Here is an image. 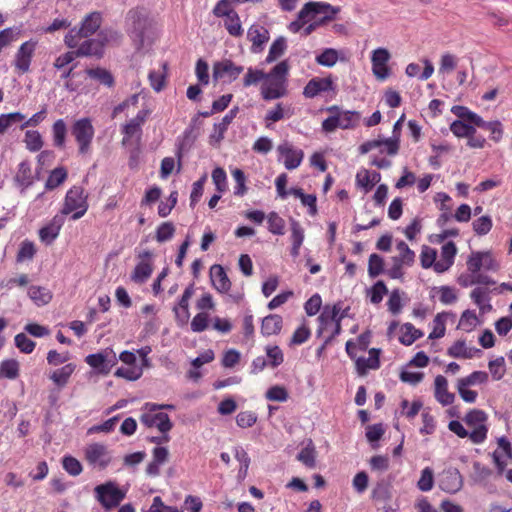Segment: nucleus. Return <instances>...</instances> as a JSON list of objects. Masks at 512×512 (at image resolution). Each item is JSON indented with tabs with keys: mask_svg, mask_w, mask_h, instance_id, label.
Here are the masks:
<instances>
[{
	"mask_svg": "<svg viewBox=\"0 0 512 512\" xmlns=\"http://www.w3.org/2000/svg\"><path fill=\"white\" fill-rule=\"evenodd\" d=\"M289 63L283 60L267 73L261 84L260 94L265 101L283 98L288 94Z\"/></svg>",
	"mask_w": 512,
	"mask_h": 512,
	"instance_id": "nucleus-1",
	"label": "nucleus"
},
{
	"mask_svg": "<svg viewBox=\"0 0 512 512\" xmlns=\"http://www.w3.org/2000/svg\"><path fill=\"white\" fill-rule=\"evenodd\" d=\"M327 112L330 113V115L322 122V130L326 133L334 132L338 128L343 130L354 129L361 119L359 112L350 110L344 111L337 105L328 107Z\"/></svg>",
	"mask_w": 512,
	"mask_h": 512,
	"instance_id": "nucleus-2",
	"label": "nucleus"
},
{
	"mask_svg": "<svg viewBox=\"0 0 512 512\" xmlns=\"http://www.w3.org/2000/svg\"><path fill=\"white\" fill-rule=\"evenodd\" d=\"M89 208L88 195L82 186L74 185L66 193L60 213L71 214L72 220H78L85 215Z\"/></svg>",
	"mask_w": 512,
	"mask_h": 512,
	"instance_id": "nucleus-3",
	"label": "nucleus"
},
{
	"mask_svg": "<svg viewBox=\"0 0 512 512\" xmlns=\"http://www.w3.org/2000/svg\"><path fill=\"white\" fill-rule=\"evenodd\" d=\"M149 26L148 12L144 7L130 9L125 17V29L130 38L141 47Z\"/></svg>",
	"mask_w": 512,
	"mask_h": 512,
	"instance_id": "nucleus-4",
	"label": "nucleus"
},
{
	"mask_svg": "<svg viewBox=\"0 0 512 512\" xmlns=\"http://www.w3.org/2000/svg\"><path fill=\"white\" fill-rule=\"evenodd\" d=\"M102 15L100 12H91L81 22L79 29H71L65 36L64 42L67 47L75 48L81 38L93 35L101 26Z\"/></svg>",
	"mask_w": 512,
	"mask_h": 512,
	"instance_id": "nucleus-5",
	"label": "nucleus"
},
{
	"mask_svg": "<svg viewBox=\"0 0 512 512\" xmlns=\"http://www.w3.org/2000/svg\"><path fill=\"white\" fill-rule=\"evenodd\" d=\"M464 422L470 428V441L482 444L488 435V415L481 409H471L464 417Z\"/></svg>",
	"mask_w": 512,
	"mask_h": 512,
	"instance_id": "nucleus-6",
	"label": "nucleus"
},
{
	"mask_svg": "<svg viewBox=\"0 0 512 512\" xmlns=\"http://www.w3.org/2000/svg\"><path fill=\"white\" fill-rule=\"evenodd\" d=\"M71 134L78 145V153L87 155L91 152L95 129L90 118L76 120L71 127Z\"/></svg>",
	"mask_w": 512,
	"mask_h": 512,
	"instance_id": "nucleus-7",
	"label": "nucleus"
},
{
	"mask_svg": "<svg viewBox=\"0 0 512 512\" xmlns=\"http://www.w3.org/2000/svg\"><path fill=\"white\" fill-rule=\"evenodd\" d=\"M84 459L92 468L105 470L112 462V455L107 445L96 442L84 448Z\"/></svg>",
	"mask_w": 512,
	"mask_h": 512,
	"instance_id": "nucleus-8",
	"label": "nucleus"
},
{
	"mask_svg": "<svg viewBox=\"0 0 512 512\" xmlns=\"http://www.w3.org/2000/svg\"><path fill=\"white\" fill-rule=\"evenodd\" d=\"M96 499L107 510L117 507L125 498V493L122 492L112 482H107L95 487Z\"/></svg>",
	"mask_w": 512,
	"mask_h": 512,
	"instance_id": "nucleus-9",
	"label": "nucleus"
},
{
	"mask_svg": "<svg viewBox=\"0 0 512 512\" xmlns=\"http://www.w3.org/2000/svg\"><path fill=\"white\" fill-rule=\"evenodd\" d=\"M244 71V67L235 64L230 59H222L213 64V79L214 81L221 80L224 83H232Z\"/></svg>",
	"mask_w": 512,
	"mask_h": 512,
	"instance_id": "nucleus-10",
	"label": "nucleus"
},
{
	"mask_svg": "<svg viewBox=\"0 0 512 512\" xmlns=\"http://www.w3.org/2000/svg\"><path fill=\"white\" fill-rule=\"evenodd\" d=\"M38 42L30 39L20 45L15 53L13 65L20 74H25L30 70L32 58L35 54Z\"/></svg>",
	"mask_w": 512,
	"mask_h": 512,
	"instance_id": "nucleus-11",
	"label": "nucleus"
},
{
	"mask_svg": "<svg viewBox=\"0 0 512 512\" xmlns=\"http://www.w3.org/2000/svg\"><path fill=\"white\" fill-rule=\"evenodd\" d=\"M108 42L106 33L100 32L97 38L87 39L82 43H78L75 50L78 57H96L102 58L104 55V47Z\"/></svg>",
	"mask_w": 512,
	"mask_h": 512,
	"instance_id": "nucleus-12",
	"label": "nucleus"
},
{
	"mask_svg": "<svg viewBox=\"0 0 512 512\" xmlns=\"http://www.w3.org/2000/svg\"><path fill=\"white\" fill-rule=\"evenodd\" d=\"M390 58L391 55L386 48H377L372 51V72L377 80L384 81L390 76L391 71L388 66Z\"/></svg>",
	"mask_w": 512,
	"mask_h": 512,
	"instance_id": "nucleus-13",
	"label": "nucleus"
},
{
	"mask_svg": "<svg viewBox=\"0 0 512 512\" xmlns=\"http://www.w3.org/2000/svg\"><path fill=\"white\" fill-rule=\"evenodd\" d=\"M153 254L149 250L139 252V262L131 273V280L137 284L145 283L153 273Z\"/></svg>",
	"mask_w": 512,
	"mask_h": 512,
	"instance_id": "nucleus-14",
	"label": "nucleus"
},
{
	"mask_svg": "<svg viewBox=\"0 0 512 512\" xmlns=\"http://www.w3.org/2000/svg\"><path fill=\"white\" fill-rule=\"evenodd\" d=\"M277 152L279 160L283 159V164L287 170L298 168L304 158V152L287 141L278 145Z\"/></svg>",
	"mask_w": 512,
	"mask_h": 512,
	"instance_id": "nucleus-15",
	"label": "nucleus"
},
{
	"mask_svg": "<svg viewBox=\"0 0 512 512\" xmlns=\"http://www.w3.org/2000/svg\"><path fill=\"white\" fill-rule=\"evenodd\" d=\"M438 486L447 493L458 492L463 486L461 473L454 467L443 470L438 476Z\"/></svg>",
	"mask_w": 512,
	"mask_h": 512,
	"instance_id": "nucleus-16",
	"label": "nucleus"
},
{
	"mask_svg": "<svg viewBox=\"0 0 512 512\" xmlns=\"http://www.w3.org/2000/svg\"><path fill=\"white\" fill-rule=\"evenodd\" d=\"M141 423L148 427H156L162 434L169 433L173 428V423L167 413L164 412H149L143 413L140 417Z\"/></svg>",
	"mask_w": 512,
	"mask_h": 512,
	"instance_id": "nucleus-17",
	"label": "nucleus"
},
{
	"mask_svg": "<svg viewBox=\"0 0 512 512\" xmlns=\"http://www.w3.org/2000/svg\"><path fill=\"white\" fill-rule=\"evenodd\" d=\"M150 111L147 109L140 110L137 115L129 120L122 128L123 144L128 142L135 136H140L142 133V125L146 122Z\"/></svg>",
	"mask_w": 512,
	"mask_h": 512,
	"instance_id": "nucleus-18",
	"label": "nucleus"
},
{
	"mask_svg": "<svg viewBox=\"0 0 512 512\" xmlns=\"http://www.w3.org/2000/svg\"><path fill=\"white\" fill-rule=\"evenodd\" d=\"M193 294H194V287H193V284H191L185 288L177 305H175L173 308V312L175 314V319L179 326H184L188 323V320L190 318L189 300L191 299Z\"/></svg>",
	"mask_w": 512,
	"mask_h": 512,
	"instance_id": "nucleus-19",
	"label": "nucleus"
},
{
	"mask_svg": "<svg viewBox=\"0 0 512 512\" xmlns=\"http://www.w3.org/2000/svg\"><path fill=\"white\" fill-rule=\"evenodd\" d=\"M65 218L59 213L56 214L45 226L39 230V238L46 245H50L59 236L60 230L64 225Z\"/></svg>",
	"mask_w": 512,
	"mask_h": 512,
	"instance_id": "nucleus-20",
	"label": "nucleus"
},
{
	"mask_svg": "<svg viewBox=\"0 0 512 512\" xmlns=\"http://www.w3.org/2000/svg\"><path fill=\"white\" fill-rule=\"evenodd\" d=\"M319 2H308L306 3L297 14V19L291 22L288 29L292 33H298L305 26L307 22L312 20L315 15V9L321 8Z\"/></svg>",
	"mask_w": 512,
	"mask_h": 512,
	"instance_id": "nucleus-21",
	"label": "nucleus"
},
{
	"mask_svg": "<svg viewBox=\"0 0 512 512\" xmlns=\"http://www.w3.org/2000/svg\"><path fill=\"white\" fill-rule=\"evenodd\" d=\"M457 247L454 242L449 241L441 247L440 259L435 264L436 273H444L448 271L454 264Z\"/></svg>",
	"mask_w": 512,
	"mask_h": 512,
	"instance_id": "nucleus-22",
	"label": "nucleus"
},
{
	"mask_svg": "<svg viewBox=\"0 0 512 512\" xmlns=\"http://www.w3.org/2000/svg\"><path fill=\"white\" fill-rule=\"evenodd\" d=\"M269 37V32L266 28L261 25H252L247 32V38L252 43L251 51L253 53L261 52Z\"/></svg>",
	"mask_w": 512,
	"mask_h": 512,
	"instance_id": "nucleus-23",
	"label": "nucleus"
},
{
	"mask_svg": "<svg viewBox=\"0 0 512 512\" xmlns=\"http://www.w3.org/2000/svg\"><path fill=\"white\" fill-rule=\"evenodd\" d=\"M333 90V80L330 77L313 78L303 89V95L306 98H314L322 92Z\"/></svg>",
	"mask_w": 512,
	"mask_h": 512,
	"instance_id": "nucleus-24",
	"label": "nucleus"
},
{
	"mask_svg": "<svg viewBox=\"0 0 512 512\" xmlns=\"http://www.w3.org/2000/svg\"><path fill=\"white\" fill-rule=\"evenodd\" d=\"M493 269V259L489 252H473L467 260V269L472 275L478 273L482 267Z\"/></svg>",
	"mask_w": 512,
	"mask_h": 512,
	"instance_id": "nucleus-25",
	"label": "nucleus"
},
{
	"mask_svg": "<svg viewBox=\"0 0 512 512\" xmlns=\"http://www.w3.org/2000/svg\"><path fill=\"white\" fill-rule=\"evenodd\" d=\"M152 461L146 467V473L149 476H158L160 467L169 459V451L166 447L157 446L152 450Z\"/></svg>",
	"mask_w": 512,
	"mask_h": 512,
	"instance_id": "nucleus-26",
	"label": "nucleus"
},
{
	"mask_svg": "<svg viewBox=\"0 0 512 512\" xmlns=\"http://www.w3.org/2000/svg\"><path fill=\"white\" fill-rule=\"evenodd\" d=\"M380 350L376 348H371L369 350V357H359L356 359V369L359 375H366L369 369L376 370L380 367Z\"/></svg>",
	"mask_w": 512,
	"mask_h": 512,
	"instance_id": "nucleus-27",
	"label": "nucleus"
},
{
	"mask_svg": "<svg viewBox=\"0 0 512 512\" xmlns=\"http://www.w3.org/2000/svg\"><path fill=\"white\" fill-rule=\"evenodd\" d=\"M341 310V303L338 302L333 306L326 305L318 317L319 328L317 330V335L320 336L323 334L325 330H327L328 326L334 323L338 318V313Z\"/></svg>",
	"mask_w": 512,
	"mask_h": 512,
	"instance_id": "nucleus-28",
	"label": "nucleus"
},
{
	"mask_svg": "<svg viewBox=\"0 0 512 512\" xmlns=\"http://www.w3.org/2000/svg\"><path fill=\"white\" fill-rule=\"evenodd\" d=\"M211 280L214 288L220 293H226L231 288V282L221 265L215 264L210 269Z\"/></svg>",
	"mask_w": 512,
	"mask_h": 512,
	"instance_id": "nucleus-29",
	"label": "nucleus"
},
{
	"mask_svg": "<svg viewBox=\"0 0 512 512\" xmlns=\"http://www.w3.org/2000/svg\"><path fill=\"white\" fill-rule=\"evenodd\" d=\"M435 385V398L436 400L441 403L443 406L450 405L454 402V394L450 393L448 391V382L447 379L442 376L438 375L435 377L434 380Z\"/></svg>",
	"mask_w": 512,
	"mask_h": 512,
	"instance_id": "nucleus-30",
	"label": "nucleus"
},
{
	"mask_svg": "<svg viewBox=\"0 0 512 512\" xmlns=\"http://www.w3.org/2000/svg\"><path fill=\"white\" fill-rule=\"evenodd\" d=\"M290 230H291V241H292V247H291V256L294 258H297L300 254V248L304 241V229L302 228L301 224L291 218L290 219Z\"/></svg>",
	"mask_w": 512,
	"mask_h": 512,
	"instance_id": "nucleus-31",
	"label": "nucleus"
},
{
	"mask_svg": "<svg viewBox=\"0 0 512 512\" xmlns=\"http://www.w3.org/2000/svg\"><path fill=\"white\" fill-rule=\"evenodd\" d=\"M76 367L75 363H67L61 368L54 370L50 374L49 378L57 387L63 388L68 384L70 377L76 370Z\"/></svg>",
	"mask_w": 512,
	"mask_h": 512,
	"instance_id": "nucleus-32",
	"label": "nucleus"
},
{
	"mask_svg": "<svg viewBox=\"0 0 512 512\" xmlns=\"http://www.w3.org/2000/svg\"><path fill=\"white\" fill-rule=\"evenodd\" d=\"M283 326V320L280 315L270 314L262 319L261 334L271 336L280 333Z\"/></svg>",
	"mask_w": 512,
	"mask_h": 512,
	"instance_id": "nucleus-33",
	"label": "nucleus"
},
{
	"mask_svg": "<svg viewBox=\"0 0 512 512\" xmlns=\"http://www.w3.org/2000/svg\"><path fill=\"white\" fill-rule=\"evenodd\" d=\"M234 457L239 462L240 467L238 470L237 478L239 481H243L248 474V469L250 466V457L245 449L241 446H236L233 449Z\"/></svg>",
	"mask_w": 512,
	"mask_h": 512,
	"instance_id": "nucleus-34",
	"label": "nucleus"
},
{
	"mask_svg": "<svg viewBox=\"0 0 512 512\" xmlns=\"http://www.w3.org/2000/svg\"><path fill=\"white\" fill-rule=\"evenodd\" d=\"M28 296L37 305L48 304L52 299V293L45 287L32 285L28 289Z\"/></svg>",
	"mask_w": 512,
	"mask_h": 512,
	"instance_id": "nucleus-35",
	"label": "nucleus"
},
{
	"mask_svg": "<svg viewBox=\"0 0 512 512\" xmlns=\"http://www.w3.org/2000/svg\"><path fill=\"white\" fill-rule=\"evenodd\" d=\"M86 74L94 80H97L99 83L107 86L109 88L113 87L115 84L114 76L110 71L105 68L97 67V68H89L86 69Z\"/></svg>",
	"mask_w": 512,
	"mask_h": 512,
	"instance_id": "nucleus-36",
	"label": "nucleus"
},
{
	"mask_svg": "<svg viewBox=\"0 0 512 512\" xmlns=\"http://www.w3.org/2000/svg\"><path fill=\"white\" fill-rule=\"evenodd\" d=\"M423 336V332L411 323H405L401 327L399 342L405 346L412 345L417 339Z\"/></svg>",
	"mask_w": 512,
	"mask_h": 512,
	"instance_id": "nucleus-37",
	"label": "nucleus"
},
{
	"mask_svg": "<svg viewBox=\"0 0 512 512\" xmlns=\"http://www.w3.org/2000/svg\"><path fill=\"white\" fill-rule=\"evenodd\" d=\"M294 114L293 109L290 105H283V103H277L276 106L268 110L265 115L266 122H278L284 118H289Z\"/></svg>",
	"mask_w": 512,
	"mask_h": 512,
	"instance_id": "nucleus-38",
	"label": "nucleus"
},
{
	"mask_svg": "<svg viewBox=\"0 0 512 512\" xmlns=\"http://www.w3.org/2000/svg\"><path fill=\"white\" fill-rule=\"evenodd\" d=\"M67 125L63 119L56 120L52 125L53 145L64 148L66 144Z\"/></svg>",
	"mask_w": 512,
	"mask_h": 512,
	"instance_id": "nucleus-39",
	"label": "nucleus"
},
{
	"mask_svg": "<svg viewBox=\"0 0 512 512\" xmlns=\"http://www.w3.org/2000/svg\"><path fill=\"white\" fill-rule=\"evenodd\" d=\"M319 5L323 6L321 8L315 9V15H322L320 19L317 20V22L320 24V26L325 25L326 23L332 21L335 19L336 15L340 12V7H335L327 2H319Z\"/></svg>",
	"mask_w": 512,
	"mask_h": 512,
	"instance_id": "nucleus-40",
	"label": "nucleus"
},
{
	"mask_svg": "<svg viewBox=\"0 0 512 512\" xmlns=\"http://www.w3.org/2000/svg\"><path fill=\"white\" fill-rule=\"evenodd\" d=\"M67 177V169L63 166L57 167L50 172L45 183V188L47 190H53L64 183Z\"/></svg>",
	"mask_w": 512,
	"mask_h": 512,
	"instance_id": "nucleus-41",
	"label": "nucleus"
},
{
	"mask_svg": "<svg viewBox=\"0 0 512 512\" xmlns=\"http://www.w3.org/2000/svg\"><path fill=\"white\" fill-rule=\"evenodd\" d=\"M479 323L475 311L467 309L461 314L457 328L465 332H471Z\"/></svg>",
	"mask_w": 512,
	"mask_h": 512,
	"instance_id": "nucleus-42",
	"label": "nucleus"
},
{
	"mask_svg": "<svg viewBox=\"0 0 512 512\" xmlns=\"http://www.w3.org/2000/svg\"><path fill=\"white\" fill-rule=\"evenodd\" d=\"M15 181L22 187H28L33 182L31 165L28 161H22L18 165Z\"/></svg>",
	"mask_w": 512,
	"mask_h": 512,
	"instance_id": "nucleus-43",
	"label": "nucleus"
},
{
	"mask_svg": "<svg viewBox=\"0 0 512 512\" xmlns=\"http://www.w3.org/2000/svg\"><path fill=\"white\" fill-rule=\"evenodd\" d=\"M19 371L20 364L16 359H6L0 363V378L16 379Z\"/></svg>",
	"mask_w": 512,
	"mask_h": 512,
	"instance_id": "nucleus-44",
	"label": "nucleus"
},
{
	"mask_svg": "<svg viewBox=\"0 0 512 512\" xmlns=\"http://www.w3.org/2000/svg\"><path fill=\"white\" fill-rule=\"evenodd\" d=\"M267 223H268V230L274 234V235H284L285 234V220L277 213V212H270L267 215Z\"/></svg>",
	"mask_w": 512,
	"mask_h": 512,
	"instance_id": "nucleus-45",
	"label": "nucleus"
},
{
	"mask_svg": "<svg viewBox=\"0 0 512 512\" xmlns=\"http://www.w3.org/2000/svg\"><path fill=\"white\" fill-rule=\"evenodd\" d=\"M224 26L228 33L233 37H240L243 34V28L237 12L224 17Z\"/></svg>",
	"mask_w": 512,
	"mask_h": 512,
	"instance_id": "nucleus-46",
	"label": "nucleus"
},
{
	"mask_svg": "<svg viewBox=\"0 0 512 512\" xmlns=\"http://www.w3.org/2000/svg\"><path fill=\"white\" fill-rule=\"evenodd\" d=\"M24 143L31 152L40 151L44 144L41 134L36 130H27L25 132Z\"/></svg>",
	"mask_w": 512,
	"mask_h": 512,
	"instance_id": "nucleus-47",
	"label": "nucleus"
},
{
	"mask_svg": "<svg viewBox=\"0 0 512 512\" xmlns=\"http://www.w3.org/2000/svg\"><path fill=\"white\" fill-rule=\"evenodd\" d=\"M286 40L284 37L277 38L270 46L268 55L265 59L266 63H272L280 58L286 50Z\"/></svg>",
	"mask_w": 512,
	"mask_h": 512,
	"instance_id": "nucleus-48",
	"label": "nucleus"
},
{
	"mask_svg": "<svg viewBox=\"0 0 512 512\" xmlns=\"http://www.w3.org/2000/svg\"><path fill=\"white\" fill-rule=\"evenodd\" d=\"M420 262L421 266L424 269H429L433 267L435 270V264H437V251L430 246L424 245L421 249L420 254Z\"/></svg>",
	"mask_w": 512,
	"mask_h": 512,
	"instance_id": "nucleus-49",
	"label": "nucleus"
},
{
	"mask_svg": "<svg viewBox=\"0 0 512 512\" xmlns=\"http://www.w3.org/2000/svg\"><path fill=\"white\" fill-rule=\"evenodd\" d=\"M388 293V288L384 281L378 280L368 291L367 295L369 296L370 302L373 304H379L384 295Z\"/></svg>",
	"mask_w": 512,
	"mask_h": 512,
	"instance_id": "nucleus-50",
	"label": "nucleus"
},
{
	"mask_svg": "<svg viewBox=\"0 0 512 512\" xmlns=\"http://www.w3.org/2000/svg\"><path fill=\"white\" fill-rule=\"evenodd\" d=\"M236 3V0H219L214 6L212 13L215 17L218 18L229 16L230 14L236 12L234 9V4Z\"/></svg>",
	"mask_w": 512,
	"mask_h": 512,
	"instance_id": "nucleus-51",
	"label": "nucleus"
},
{
	"mask_svg": "<svg viewBox=\"0 0 512 512\" xmlns=\"http://www.w3.org/2000/svg\"><path fill=\"white\" fill-rule=\"evenodd\" d=\"M266 75L267 73H265L263 70L249 67L243 77V86L246 88L252 85H257L259 82L263 83Z\"/></svg>",
	"mask_w": 512,
	"mask_h": 512,
	"instance_id": "nucleus-52",
	"label": "nucleus"
},
{
	"mask_svg": "<svg viewBox=\"0 0 512 512\" xmlns=\"http://www.w3.org/2000/svg\"><path fill=\"white\" fill-rule=\"evenodd\" d=\"M194 143V137H192V130H186L183 133L182 139L179 141L176 156L178 158V170L181 168L182 157L185 151H188Z\"/></svg>",
	"mask_w": 512,
	"mask_h": 512,
	"instance_id": "nucleus-53",
	"label": "nucleus"
},
{
	"mask_svg": "<svg viewBox=\"0 0 512 512\" xmlns=\"http://www.w3.org/2000/svg\"><path fill=\"white\" fill-rule=\"evenodd\" d=\"M384 272V259L373 253L369 256L368 260V275L371 278H375Z\"/></svg>",
	"mask_w": 512,
	"mask_h": 512,
	"instance_id": "nucleus-54",
	"label": "nucleus"
},
{
	"mask_svg": "<svg viewBox=\"0 0 512 512\" xmlns=\"http://www.w3.org/2000/svg\"><path fill=\"white\" fill-rule=\"evenodd\" d=\"M297 459L308 468H314L316 463V451L312 444L302 448L297 455Z\"/></svg>",
	"mask_w": 512,
	"mask_h": 512,
	"instance_id": "nucleus-55",
	"label": "nucleus"
},
{
	"mask_svg": "<svg viewBox=\"0 0 512 512\" xmlns=\"http://www.w3.org/2000/svg\"><path fill=\"white\" fill-rule=\"evenodd\" d=\"M25 119V115L20 112H12L0 115V135L4 134L6 130L14 123L21 122Z\"/></svg>",
	"mask_w": 512,
	"mask_h": 512,
	"instance_id": "nucleus-56",
	"label": "nucleus"
},
{
	"mask_svg": "<svg viewBox=\"0 0 512 512\" xmlns=\"http://www.w3.org/2000/svg\"><path fill=\"white\" fill-rule=\"evenodd\" d=\"M15 346L25 354H30L36 347V342L31 340L25 333H19L14 338Z\"/></svg>",
	"mask_w": 512,
	"mask_h": 512,
	"instance_id": "nucleus-57",
	"label": "nucleus"
},
{
	"mask_svg": "<svg viewBox=\"0 0 512 512\" xmlns=\"http://www.w3.org/2000/svg\"><path fill=\"white\" fill-rule=\"evenodd\" d=\"M380 143H381V147H380L381 153L386 152L388 155L394 156L398 153L399 148H400L399 134L393 135V137H391V138L380 139Z\"/></svg>",
	"mask_w": 512,
	"mask_h": 512,
	"instance_id": "nucleus-58",
	"label": "nucleus"
},
{
	"mask_svg": "<svg viewBox=\"0 0 512 512\" xmlns=\"http://www.w3.org/2000/svg\"><path fill=\"white\" fill-rule=\"evenodd\" d=\"M143 374L142 367L134 366V367H120L116 370L115 376L124 378L128 381H136Z\"/></svg>",
	"mask_w": 512,
	"mask_h": 512,
	"instance_id": "nucleus-59",
	"label": "nucleus"
},
{
	"mask_svg": "<svg viewBox=\"0 0 512 512\" xmlns=\"http://www.w3.org/2000/svg\"><path fill=\"white\" fill-rule=\"evenodd\" d=\"M434 474L430 467H425L421 471L420 479L418 480L417 487L423 492H428L433 488Z\"/></svg>",
	"mask_w": 512,
	"mask_h": 512,
	"instance_id": "nucleus-60",
	"label": "nucleus"
},
{
	"mask_svg": "<svg viewBox=\"0 0 512 512\" xmlns=\"http://www.w3.org/2000/svg\"><path fill=\"white\" fill-rule=\"evenodd\" d=\"M396 249L399 252L398 255L401 261L406 264V267H411L415 262V252L411 250L404 241L397 242Z\"/></svg>",
	"mask_w": 512,
	"mask_h": 512,
	"instance_id": "nucleus-61",
	"label": "nucleus"
},
{
	"mask_svg": "<svg viewBox=\"0 0 512 512\" xmlns=\"http://www.w3.org/2000/svg\"><path fill=\"white\" fill-rule=\"evenodd\" d=\"M451 132L459 138L468 137L471 133H476L474 126L468 125L460 120H455L450 125Z\"/></svg>",
	"mask_w": 512,
	"mask_h": 512,
	"instance_id": "nucleus-62",
	"label": "nucleus"
},
{
	"mask_svg": "<svg viewBox=\"0 0 512 512\" xmlns=\"http://www.w3.org/2000/svg\"><path fill=\"white\" fill-rule=\"evenodd\" d=\"M36 254V248L33 242L25 240L21 243L20 248L17 253V261L23 262L26 260H31Z\"/></svg>",
	"mask_w": 512,
	"mask_h": 512,
	"instance_id": "nucleus-63",
	"label": "nucleus"
},
{
	"mask_svg": "<svg viewBox=\"0 0 512 512\" xmlns=\"http://www.w3.org/2000/svg\"><path fill=\"white\" fill-rule=\"evenodd\" d=\"M338 60V52L332 48H326L321 54L316 57L318 64L326 67H332Z\"/></svg>",
	"mask_w": 512,
	"mask_h": 512,
	"instance_id": "nucleus-64",
	"label": "nucleus"
}]
</instances>
